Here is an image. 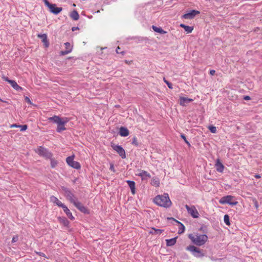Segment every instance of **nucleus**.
<instances>
[{
  "mask_svg": "<svg viewBox=\"0 0 262 262\" xmlns=\"http://www.w3.org/2000/svg\"><path fill=\"white\" fill-rule=\"evenodd\" d=\"M254 177H255V178H256V179H259V178H260V175H259V174H255Z\"/></svg>",
  "mask_w": 262,
  "mask_h": 262,
  "instance_id": "obj_49",
  "label": "nucleus"
},
{
  "mask_svg": "<svg viewBox=\"0 0 262 262\" xmlns=\"http://www.w3.org/2000/svg\"><path fill=\"white\" fill-rule=\"evenodd\" d=\"M178 237H175L172 238L171 239H166V246H173L177 242V239Z\"/></svg>",
  "mask_w": 262,
  "mask_h": 262,
  "instance_id": "obj_23",
  "label": "nucleus"
},
{
  "mask_svg": "<svg viewBox=\"0 0 262 262\" xmlns=\"http://www.w3.org/2000/svg\"><path fill=\"white\" fill-rule=\"evenodd\" d=\"M119 135L121 137H127L129 135V130L125 127H121L119 129Z\"/></svg>",
  "mask_w": 262,
  "mask_h": 262,
  "instance_id": "obj_20",
  "label": "nucleus"
},
{
  "mask_svg": "<svg viewBox=\"0 0 262 262\" xmlns=\"http://www.w3.org/2000/svg\"><path fill=\"white\" fill-rule=\"evenodd\" d=\"M9 83L11 85L13 88H14L17 91L20 92L23 90V88L18 85L15 81H9Z\"/></svg>",
  "mask_w": 262,
  "mask_h": 262,
  "instance_id": "obj_22",
  "label": "nucleus"
},
{
  "mask_svg": "<svg viewBox=\"0 0 262 262\" xmlns=\"http://www.w3.org/2000/svg\"><path fill=\"white\" fill-rule=\"evenodd\" d=\"M17 241H18V236H14L12 238V242L15 243V242H17Z\"/></svg>",
  "mask_w": 262,
  "mask_h": 262,
  "instance_id": "obj_40",
  "label": "nucleus"
},
{
  "mask_svg": "<svg viewBox=\"0 0 262 262\" xmlns=\"http://www.w3.org/2000/svg\"><path fill=\"white\" fill-rule=\"evenodd\" d=\"M18 127L20 128V131H25L27 129V125H18Z\"/></svg>",
  "mask_w": 262,
  "mask_h": 262,
  "instance_id": "obj_33",
  "label": "nucleus"
},
{
  "mask_svg": "<svg viewBox=\"0 0 262 262\" xmlns=\"http://www.w3.org/2000/svg\"><path fill=\"white\" fill-rule=\"evenodd\" d=\"M165 83L167 84L168 87L169 88V89H172V84L171 83H170L169 82H168V81H165Z\"/></svg>",
  "mask_w": 262,
  "mask_h": 262,
  "instance_id": "obj_39",
  "label": "nucleus"
},
{
  "mask_svg": "<svg viewBox=\"0 0 262 262\" xmlns=\"http://www.w3.org/2000/svg\"><path fill=\"white\" fill-rule=\"evenodd\" d=\"M193 100L192 99L181 96V105H186V104L193 101Z\"/></svg>",
  "mask_w": 262,
  "mask_h": 262,
  "instance_id": "obj_26",
  "label": "nucleus"
},
{
  "mask_svg": "<svg viewBox=\"0 0 262 262\" xmlns=\"http://www.w3.org/2000/svg\"><path fill=\"white\" fill-rule=\"evenodd\" d=\"M151 184L156 187H158L160 185V180L157 177H153L151 179Z\"/></svg>",
  "mask_w": 262,
  "mask_h": 262,
  "instance_id": "obj_25",
  "label": "nucleus"
},
{
  "mask_svg": "<svg viewBox=\"0 0 262 262\" xmlns=\"http://www.w3.org/2000/svg\"><path fill=\"white\" fill-rule=\"evenodd\" d=\"M185 207L186 208L188 214H189L193 218L197 219L199 217V213L194 205L189 206L188 205H185Z\"/></svg>",
  "mask_w": 262,
  "mask_h": 262,
  "instance_id": "obj_7",
  "label": "nucleus"
},
{
  "mask_svg": "<svg viewBox=\"0 0 262 262\" xmlns=\"http://www.w3.org/2000/svg\"><path fill=\"white\" fill-rule=\"evenodd\" d=\"M43 1L45 5L49 8L50 11L52 13L55 14H58L62 11V8L57 7L56 4H51L48 0H43Z\"/></svg>",
  "mask_w": 262,
  "mask_h": 262,
  "instance_id": "obj_6",
  "label": "nucleus"
},
{
  "mask_svg": "<svg viewBox=\"0 0 262 262\" xmlns=\"http://www.w3.org/2000/svg\"><path fill=\"white\" fill-rule=\"evenodd\" d=\"M210 258H211V260L216 261L217 262H220L222 260L221 258H215L213 257H211Z\"/></svg>",
  "mask_w": 262,
  "mask_h": 262,
  "instance_id": "obj_37",
  "label": "nucleus"
},
{
  "mask_svg": "<svg viewBox=\"0 0 262 262\" xmlns=\"http://www.w3.org/2000/svg\"><path fill=\"white\" fill-rule=\"evenodd\" d=\"M152 28L154 30V31L159 33L160 34H164L166 33L165 31H164L160 27H157L155 26H152Z\"/></svg>",
  "mask_w": 262,
  "mask_h": 262,
  "instance_id": "obj_27",
  "label": "nucleus"
},
{
  "mask_svg": "<svg viewBox=\"0 0 262 262\" xmlns=\"http://www.w3.org/2000/svg\"><path fill=\"white\" fill-rule=\"evenodd\" d=\"M38 37L41 39L42 42L44 43L46 47H48L49 45V41L47 38V35L46 34H38Z\"/></svg>",
  "mask_w": 262,
  "mask_h": 262,
  "instance_id": "obj_17",
  "label": "nucleus"
},
{
  "mask_svg": "<svg viewBox=\"0 0 262 262\" xmlns=\"http://www.w3.org/2000/svg\"><path fill=\"white\" fill-rule=\"evenodd\" d=\"M187 250L190 251L192 254L195 257H200L203 256L199 248L194 246H190L187 247Z\"/></svg>",
  "mask_w": 262,
  "mask_h": 262,
  "instance_id": "obj_10",
  "label": "nucleus"
},
{
  "mask_svg": "<svg viewBox=\"0 0 262 262\" xmlns=\"http://www.w3.org/2000/svg\"><path fill=\"white\" fill-rule=\"evenodd\" d=\"M110 169L111 170L113 171V172L115 171V168H114V165L113 164H111Z\"/></svg>",
  "mask_w": 262,
  "mask_h": 262,
  "instance_id": "obj_43",
  "label": "nucleus"
},
{
  "mask_svg": "<svg viewBox=\"0 0 262 262\" xmlns=\"http://www.w3.org/2000/svg\"><path fill=\"white\" fill-rule=\"evenodd\" d=\"M66 162L71 167L78 169L80 168V164L76 161H74V156H69L66 158Z\"/></svg>",
  "mask_w": 262,
  "mask_h": 262,
  "instance_id": "obj_9",
  "label": "nucleus"
},
{
  "mask_svg": "<svg viewBox=\"0 0 262 262\" xmlns=\"http://www.w3.org/2000/svg\"><path fill=\"white\" fill-rule=\"evenodd\" d=\"M126 183L130 189L132 193L135 194L136 193L135 182L133 181L127 180Z\"/></svg>",
  "mask_w": 262,
  "mask_h": 262,
  "instance_id": "obj_18",
  "label": "nucleus"
},
{
  "mask_svg": "<svg viewBox=\"0 0 262 262\" xmlns=\"http://www.w3.org/2000/svg\"><path fill=\"white\" fill-rule=\"evenodd\" d=\"M136 175L140 177L142 181H147L151 178L150 174L148 172L143 170H138Z\"/></svg>",
  "mask_w": 262,
  "mask_h": 262,
  "instance_id": "obj_13",
  "label": "nucleus"
},
{
  "mask_svg": "<svg viewBox=\"0 0 262 262\" xmlns=\"http://www.w3.org/2000/svg\"><path fill=\"white\" fill-rule=\"evenodd\" d=\"M189 238L195 245L201 246L205 244L208 239V236L206 234L189 235Z\"/></svg>",
  "mask_w": 262,
  "mask_h": 262,
  "instance_id": "obj_3",
  "label": "nucleus"
},
{
  "mask_svg": "<svg viewBox=\"0 0 262 262\" xmlns=\"http://www.w3.org/2000/svg\"><path fill=\"white\" fill-rule=\"evenodd\" d=\"M50 201L54 204H56L58 206L63 207L64 205L61 202H60L56 197L52 195L50 197Z\"/></svg>",
  "mask_w": 262,
  "mask_h": 262,
  "instance_id": "obj_19",
  "label": "nucleus"
},
{
  "mask_svg": "<svg viewBox=\"0 0 262 262\" xmlns=\"http://www.w3.org/2000/svg\"><path fill=\"white\" fill-rule=\"evenodd\" d=\"M18 125L16 124H14L11 125V127H18Z\"/></svg>",
  "mask_w": 262,
  "mask_h": 262,
  "instance_id": "obj_48",
  "label": "nucleus"
},
{
  "mask_svg": "<svg viewBox=\"0 0 262 262\" xmlns=\"http://www.w3.org/2000/svg\"><path fill=\"white\" fill-rule=\"evenodd\" d=\"M62 208L63 209V211L69 219H70L72 220H73L74 219V217L73 216L71 212L65 205L63 206V207H62Z\"/></svg>",
  "mask_w": 262,
  "mask_h": 262,
  "instance_id": "obj_21",
  "label": "nucleus"
},
{
  "mask_svg": "<svg viewBox=\"0 0 262 262\" xmlns=\"http://www.w3.org/2000/svg\"><path fill=\"white\" fill-rule=\"evenodd\" d=\"M244 99L246 100H249L250 99V97L248 96H246L244 97Z\"/></svg>",
  "mask_w": 262,
  "mask_h": 262,
  "instance_id": "obj_46",
  "label": "nucleus"
},
{
  "mask_svg": "<svg viewBox=\"0 0 262 262\" xmlns=\"http://www.w3.org/2000/svg\"><path fill=\"white\" fill-rule=\"evenodd\" d=\"M132 143V144L135 145L136 146H139V144L136 137H135L133 138Z\"/></svg>",
  "mask_w": 262,
  "mask_h": 262,
  "instance_id": "obj_34",
  "label": "nucleus"
},
{
  "mask_svg": "<svg viewBox=\"0 0 262 262\" xmlns=\"http://www.w3.org/2000/svg\"><path fill=\"white\" fill-rule=\"evenodd\" d=\"M209 129L212 133H215L216 132V128L215 126H210Z\"/></svg>",
  "mask_w": 262,
  "mask_h": 262,
  "instance_id": "obj_35",
  "label": "nucleus"
},
{
  "mask_svg": "<svg viewBox=\"0 0 262 262\" xmlns=\"http://www.w3.org/2000/svg\"><path fill=\"white\" fill-rule=\"evenodd\" d=\"M215 73V71L214 70H210L209 71V74L211 75H213Z\"/></svg>",
  "mask_w": 262,
  "mask_h": 262,
  "instance_id": "obj_45",
  "label": "nucleus"
},
{
  "mask_svg": "<svg viewBox=\"0 0 262 262\" xmlns=\"http://www.w3.org/2000/svg\"><path fill=\"white\" fill-rule=\"evenodd\" d=\"M2 79H3L4 80H5V81H7V82H9V81H13L12 80H10V79H9L7 77H6V76H4V75H3V76H2Z\"/></svg>",
  "mask_w": 262,
  "mask_h": 262,
  "instance_id": "obj_36",
  "label": "nucleus"
},
{
  "mask_svg": "<svg viewBox=\"0 0 262 262\" xmlns=\"http://www.w3.org/2000/svg\"><path fill=\"white\" fill-rule=\"evenodd\" d=\"M215 166L216 169L218 172H223L225 167L224 165L220 162L219 159L216 160Z\"/></svg>",
  "mask_w": 262,
  "mask_h": 262,
  "instance_id": "obj_16",
  "label": "nucleus"
},
{
  "mask_svg": "<svg viewBox=\"0 0 262 262\" xmlns=\"http://www.w3.org/2000/svg\"><path fill=\"white\" fill-rule=\"evenodd\" d=\"M36 152L39 155L42 156L47 159L51 158L53 156L51 152H50L47 149L41 146H40L37 148Z\"/></svg>",
  "mask_w": 262,
  "mask_h": 262,
  "instance_id": "obj_8",
  "label": "nucleus"
},
{
  "mask_svg": "<svg viewBox=\"0 0 262 262\" xmlns=\"http://www.w3.org/2000/svg\"><path fill=\"white\" fill-rule=\"evenodd\" d=\"M149 233L151 234H155V231L154 230H152L151 228V230L149 231Z\"/></svg>",
  "mask_w": 262,
  "mask_h": 262,
  "instance_id": "obj_47",
  "label": "nucleus"
},
{
  "mask_svg": "<svg viewBox=\"0 0 262 262\" xmlns=\"http://www.w3.org/2000/svg\"><path fill=\"white\" fill-rule=\"evenodd\" d=\"M49 159H50V161H51V167L52 168L55 167L58 164L57 161L55 159L52 158V157L51 158H49Z\"/></svg>",
  "mask_w": 262,
  "mask_h": 262,
  "instance_id": "obj_30",
  "label": "nucleus"
},
{
  "mask_svg": "<svg viewBox=\"0 0 262 262\" xmlns=\"http://www.w3.org/2000/svg\"><path fill=\"white\" fill-rule=\"evenodd\" d=\"M119 49H120V48L119 47H118L117 49H116V52L117 53H119Z\"/></svg>",
  "mask_w": 262,
  "mask_h": 262,
  "instance_id": "obj_50",
  "label": "nucleus"
},
{
  "mask_svg": "<svg viewBox=\"0 0 262 262\" xmlns=\"http://www.w3.org/2000/svg\"><path fill=\"white\" fill-rule=\"evenodd\" d=\"M112 147L122 159H125L126 158L125 150L121 146L113 144L112 145Z\"/></svg>",
  "mask_w": 262,
  "mask_h": 262,
  "instance_id": "obj_12",
  "label": "nucleus"
},
{
  "mask_svg": "<svg viewBox=\"0 0 262 262\" xmlns=\"http://www.w3.org/2000/svg\"><path fill=\"white\" fill-rule=\"evenodd\" d=\"M200 13L199 11L196 10H191L187 12V13L184 14L182 16V18L184 19H193L196 15Z\"/></svg>",
  "mask_w": 262,
  "mask_h": 262,
  "instance_id": "obj_11",
  "label": "nucleus"
},
{
  "mask_svg": "<svg viewBox=\"0 0 262 262\" xmlns=\"http://www.w3.org/2000/svg\"><path fill=\"white\" fill-rule=\"evenodd\" d=\"M25 100L28 103L31 104V101L28 97H25Z\"/></svg>",
  "mask_w": 262,
  "mask_h": 262,
  "instance_id": "obj_44",
  "label": "nucleus"
},
{
  "mask_svg": "<svg viewBox=\"0 0 262 262\" xmlns=\"http://www.w3.org/2000/svg\"><path fill=\"white\" fill-rule=\"evenodd\" d=\"M185 230L184 225L181 223V233H183Z\"/></svg>",
  "mask_w": 262,
  "mask_h": 262,
  "instance_id": "obj_42",
  "label": "nucleus"
},
{
  "mask_svg": "<svg viewBox=\"0 0 262 262\" xmlns=\"http://www.w3.org/2000/svg\"><path fill=\"white\" fill-rule=\"evenodd\" d=\"M36 253L37 254H38V255H39V256L46 257V255L43 253H42V252H36Z\"/></svg>",
  "mask_w": 262,
  "mask_h": 262,
  "instance_id": "obj_38",
  "label": "nucleus"
},
{
  "mask_svg": "<svg viewBox=\"0 0 262 262\" xmlns=\"http://www.w3.org/2000/svg\"><path fill=\"white\" fill-rule=\"evenodd\" d=\"M219 203L223 205L229 204L232 206L236 205L238 203L235 200V197L231 195H228L221 198L219 200Z\"/></svg>",
  "mask_w": 262,
  "mask_h": 262,
  "instance_id": "obj_4",
  "label": "nucleus"
},
{
  "mask_svg": "<svg viewBox=\"0 0 262 262\" xmlns=\"http://www.w3.org/2000/svg\"><path fill=\"white\" fill-rule=\"evenodd\" d=\"M154 202L157 205L164 208H168L170 207L171 204V202L167 193L157 195L154 199Z\"/></svg>",
  "mask_w": 262,
  "mask_h": 262,
  "instance_id": "obj_2",
  "label": "nucleus"
},
{
  "mask_svg": "<svg viewBox=\"0 0 262 262\" xmlns=\"http://www.w3.org/2000/svg\"><path fill=\"white\" fill-rule=\"evenodd\" d=\"M66 50L62 51L60 52L61 55H65L70 53H71L72 51L73 46L71 45L70 43L67 42L64 43Z\"/></svg>",
  "mask_w": 262,
  "mask_h": 262,
  "instance_id": "obj_15",
  "label": "nucleus"
},
{
  "mask_svg": "<svg viewBox=\"0 0 262 262\" xmlns=\"http://www.w3.org/2000/svg\"><path fill=\"white\" fill-rule=\"evenodd\" d=\"M224 221L226 225L229 226L230 225V217L228 214H225L224 216Z\"/></svg>",
  "mask_w": 262,
  "mask_h": 262,
  "instance_id": "obj_29",
  "label": "nucleus"
},
{
  "mask_svg": "<svg viewBox=\"0 0 262 262\" xmlns=\"http://www.w3.org/2000/svg\"><path fill=\"white\" fill-rule=\"evenodd\" d=\"M181 139H183L185 142L187 144L188 146L190 147L191 146V144L190 143V142L189 140H188L186 137V136L183 135L181 134Z\"/></svg>",
  "mask_w": 262,
  "mask_h": 262,
  "instance_id": "obj_31",
  "label": "nucleus"
},
{
  "mask_svg": "<svg viewBox=\"0 0 262 262\" xmlns=\"http://www.w3.org/2000/svg\"><path fill=\"white\" fill-rule=\"evenodd\" d=\"M70 16H71V18L74 20H78L79 17V15L78 12L76 11H73L71 13Z\"/></svg>",
  "mask_w": 262,
  "mask_h": 262,
  "instance_id": "obj_28",
  "label": "nucleus"
},
{
  "mask_svg": "<svg viewBox=\"0 0 262 262\" xmlns=\"http://www.w3.org/2000/svg\"><path fill=\"white\" fill-rule=\"evenodd\" d=\"M164 81L165 82V81H167L165 78H163Z\"/></svg>",
  "mask_w": 262,
  "mask_h": 262,
  "instance_id": "obj_51",
  "label": "nucleus"
},
{
  "mask_svg": "<svg viewBox=\"0 0 262 262\" xmlns=\"http://www.w3.org/2000/svg\"><path fill=\"white\" fill-rule=\"evenodd\" d=\"M181 28H183L187 33H190L193 30V26H188L181 24Z\"/></svg>",
  "mask_w": 262,
  "mask_h": 262,
  "instance_id": "obj_24",
  "label": "nucleus"
},
{
  "mask_svg": "<svg viewBox=\"0 0 262 262\" xmlns=\"http://www.w3.org/2000/svg\"><path fill=\"white\" fill-rule=\"evenodd\" d=\"M180 229H179V230H178V233H179V234H180Z\"/></svg>",
  "mask_w": 262,
  "mask_h": 262,
  "instance_id": "obj_52",
  "label": "nucleus"
},
{
  "mask_svg": "<svg viewBox=\"0 0 262 262\" xmlns=\"http://www.w3.org/2000/svg\"><path fill=\"white\" fill-rule=\"evenodd\" d=\"M152 230H154L155 234H158V235L160 234L163 231V230L157 229L155 228H152Z\"/></svg>",
  "mask_w": 262,
  "mask_h": 262,
  "instance_id": "obj_32",
  "label": "nucleus"
},
{
  "mask_svg": "<svg viewBox=\"0 0 262 262\" xmlns=\"http://www.w3.org/2000/svg\"><path fill=\"white\" fill-rule=\"evenodd\" d=\"M61 189L64 193L65 197L68 200H69L71 203H73L75 202L77 198L74 194V193L68 188L65 187H62Z\"/></svg>",
  "mask_w": 262,
  "mask_h": 262,
  "instance_id": "obj_5",
  "label": "nucleus"
},
{
  "mask_svg": "<svg viewBox=\"0 0 262 262\" xmlns=\"http://www.w3.org/2000/svg\"><path fill=\"white\" fill-rule=\"evenodd\" d=\"M73 204L81 212L84 213L88 212L87 209L79 201H78V199Z\"/></svg>",
  "mask_w": 262,
  "mask_h": 262,
  "instance_id": "obj_14",
  "label": "nucleus"
},
{
  "mask_svg": "<svg viewBox=\"0 0 262 262\" xmlns=\"http://www.w3.org/2000/svg\"><path fill=\"white\" fill-rule=\"evenodd\" d=\"M48 120L53 122L57 125L56 131L58 133H60L66 130V128L64 125L69 121V119L67 118H61L59 116L56 115L48 118Z\"/></svg>",
  "mask_w": 262,
  "mask_h": 262,
  "instance_id": "obj_1",
  "label": "nucleus"
},
{
  "mask_svg": "<svg viewBox=\"0 0 262 262\" xmlns=\"http://www.w3.org/2000/svg\"><path fill=\"white\" fill-rule=\"evenodd\" d=\"M0 100L2 101V100L0 99Z\"/></svg>",
  "mask_w": 262,
  "mask_h": 262,
  "instance_id": "obj_53",
  "label": "nucleus"
},
{
  "mask_svg": "<svg viewBox=\"0 0 262 262\" xmlns=\"http://www.w3.org/2000/svg\"><path fill=\"white\" fill-rule=\"evenodd\" d=\"M62 222L64 225H67L69 223L68 221L66 219H62Z\"/></svg>",
  "mask_w": 262,
  "mask_h": 262,
  "instance_id": "obj_41",
  "label": "nucleus"
}]
</instances>
